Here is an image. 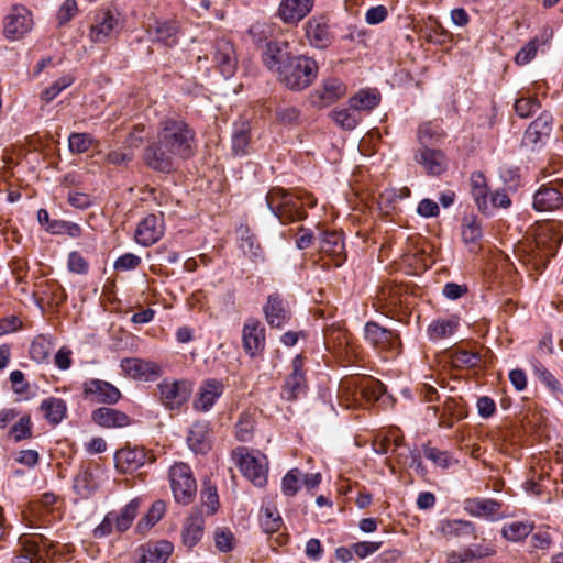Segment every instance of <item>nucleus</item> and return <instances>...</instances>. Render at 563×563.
<instances>
[{
  "label": "nucleus",
  "instance_id": "61",
  "mask_svg": "<svg viewBox=\"0 0 563 563\" xmlns=\"http://www.w3.org/2000/svg\"><path fill=\"white\" fill-rule=\"evenodd\" d=\"M214 543L219 551L230 552L234 548V536L229 529H220L214 533Z\"/></svg>",
  "mask_w": 563,
  "mask_h": 563
},
{
  "label": "nucleus",
  "instance_id": "4",
  "mask_svg": "<svg viewBox=\"0 0 563 563\" xmlns=\"http://www.w3.org/2000/svg\"><path fill=\"white\" fill-rule=\"evenodd\" d=\"M266 203L283 224L301 221L307 217V212L297 201L296 194L280 187H274L267 192Z\"/></svg>",
  "mask_w": 563,
  "mask_h": 563
},
{
  "label": "nucleus",
  "instance_id": "12",
  "mask_svg": "<svg viewBox=\"0 0 563 563\" xmlns=\"http://www.w3.org/2000/svg\"><path fill=\"white\" fill-rule=\"evenodd\" d=\"M157 389L161 402L167 409L175 410L188 401L192 393V384L187 379H165L157 385Z\"/></svg>",
  "mask_w": 563,
  "mask_h": 563
},
{
  "label": "nucleus",
  "instance_id": "31",
  "mask_svg": "<svg viewBox=\"0 0 563 563\" xmlns=\"http://www.w3.org/2000/svg\"><path fill=\"white\" fill-rule=\"evenodd\" d=\"M91 419L102 428H123L130 424L128 415L109 407H101L93 410Z\"/></svg>",
  "mask_w": 563,
  "mask_h": 563
},
{
  "label": "nucleus",
  "instance_id": "38",
  "mask_svg": "<svg viewBox=\"0 0 563 563\" xmlns=\"http://www.w3.org/2000/svg\"><path fill=\"white\" fill-rule=\"evenodd\" d=\"M551 132V118L547 113H542L530 123L523 135L526 144L536 145L543 137H548Z\"/></svg>",
  "mask_w": 563,
  "mask_h": 563
},
{
  "label": "nucleus",
  "instance_id": "13",
  "mask_svg": "<svg viewBox=\"0 0 563 563\" xmlns=\"http://www.w3.org/2000/svg\"><path fill=\"white\" fill-rule=\"evenodd\" d=\"M563 206V180H555L542 185L533 196V208L537 211L548 212Z\"/></svg>",
  "mask_w": 563,
  "mask_h": 563
},
{
  "label": "nucleus",
  "instance_id": "32",
  "mask_svg": "<svg viewBox=\"0 0 563 563\" xmlns=\"http://www.w3.org/2000/svg\"><path fill=\"white\" fill-rule=\"evenodd\" d=\"M239 247L243 254L247 256L253 263H261L264 261V252L257 240V236L250 231L247 227H240L239 230Z\"/></svg>",
  "mask_w": 563,
  "mask_h": 563
},
{
  "label": "nucleus",
  "instance_id": "3",
  "mask_svg": "<svg viewBox=\"0 0 563 563\" xmlns=\"http://www.w3.org/2000/svg\"><path fill=\"white\" fill-rule=\"evenodd\" d=\"M22 517L31 528L46 527L62 518V503L53 493H45L22 510Z\"/></svg>",
  "mask_w": 563,
  "mask_h": 563
},
{
  "label": "nucleus",
  "instance_id": "39",
  "mask_svg": "<svg viewBox=\"0 0 563 563\" xmlns=\"http://www.w3.org/2000/svg\"><path fill=\"white\" fill-rule=\"evenodd\" d=\"M99 483L95 471L90 467L81 468L74 478V489L81 498H89L98 488Z\"/></svg>",
  "mask_w": 563,
  "mask_h": 563
},
{
  "label": "nucleus",
  "instance_id": "21",
  "mask_svg": "<svg viewBox=\"0 0 563 563\" xmlns=\"http://www.w3.org/2000/svg\"><path fill=\"white\" fill-rule=\"evenodd\" d=\"M314 0H282L279 2L276 15L289 25H297L311 11Z\"/></svg>",
  "mask_w": 563,
  "mask_h": 563
},
{
  "label": "nucleus",
  "instance_id": "35",
  "mask_svg": "<svg viewBox=\"0 0 563 563\" xmlns=\"http://www.w3.org/2000/svg\"><path fill=\"white\" fill-rule=\"evenodd\" d=\"M402 294L401 286L394 284V283H387L383 285L375 297L376 306L380 310H393L396 308L401 301L400 297Z\"/></svg>",
  "mask_w": 563,
  "mask_h": 563
},
{
  "label": "nucleus",
  "instance_id": "54",
  "mask_svg": "<svg viewBox=\"0 0 563 563\" xmlns=\"http://www.w3.org/2000/svg\"><path fill=\"white\" fill-rule=\"evenodd\" d=\"M482 238L481 223L476 218L466 219L462 227V239L465 244H475Z\"/></svg>",
  "mask_w": 563,
  "mask_h": 563
},
{
  "label": "nucleus",
  "instance_id": "59",
  "mask_svg": "<svg viewBox=\"0 0 563 563\" xmlns=\"http://www.w3.org/2000/svg\"><path fill=\"white\" fill-rule=\"evenodd\" d=\"M300 472L297 468L290 470L283 478L282 490L286 496H294L299 490Z\"/></svg>",
  "mask_w": 563,
  "mask_h": 563
},
{
  "label": "nucleus",
  "instance_id": "24",
  "mask_svg": "<svg viewBox=\"0 0 563 563\" xmlns=\"http://www.w3.org/2000/svg\"><path fill=\"white\" fill-rule=\"evenodd\" d=\"M501 503L492 498H467L464 501V510L473 516L485 518L487 520H497L500 515Z\"/></svg>",
  "mask_w": 563,
  "mask_h": 563
},
{
  "label": "nucleus",
  "instance_id": "19",
  "mask_svg": "<svg viewBox=\"0 0 563 563\" xmlns=\"http://www.w3.org/2000/svg\"><path fill=\"white\" fill-rule=\"evenodd\" d=\"M146 33L152 42L173 47L178 43L179 24L173 19L155 20L147 25Z\"/></svg>",
  "mask_w": 563,
  "mask_h": 563
},
{
  "label": "nucleus",
  "instance_id": "57",
  "mask_svg": "<svg viewBox=\"0 0 563 563\" xmlns=\"http://www.w3.org/2000/svg\"><path fill=\"white\" fill-rule=\"evenodd\" d=\"M540 108V103L536 98L522 97L515 102V111L521 118H528Z\"/></svg>",
  "mask_w": 563,
  "mask_h": 563
},
{
  "label": "nucleus",
  "instance_id": "60",
  "mask_svg": "<svg viewBox=\"0 0 563 563\" xmlns=\"http://www.w3.org/2000/svg\"><path fill=\"white\" fill-rule=\"evenodd\" d=\"M423 453L428 460L432 461L440 467L446 468L451 465L452 457L446 451H440L437 448L426 446Z\"/></svg>",
  "mask_w": 563,
  "mask_h": 563
},
{
  "label": "nucleus",
  "instance_id": "56",
  "mask_svg": "<svg viewBox=\"0 0 563 563\" xmlns=\"http://www.w3.org/2000/svg\"><path fill=\"white\" fill-rule=\"evenodd\" d=\"M10 434L19 442L32 437V421L30 416H23L14 423L10 430Z\"/></svg>",
  "mask_w": 563,
  "mask_h": 563
},
{
  "label": "nucleus",
  "instance_id": "22",
  "mask_svg": "<svg viewBox=\"0 0 563 563\" xmlns=\"http://www.w3.org/2000/svg\"><path fill=\"white\" fill-rule=\"evenodd\" d=\"M148 459V453L143 448L125 446L114 454L115 467L121 473H133L142 467Z\"/></svg>",
  "mask_w": 563,
  "mask_h": 563
},
{
  "label": "nucleus",
  "instance_id": "25",
  "mask_svg": "<svg viewBox=\"0 0 563 563\" xmlns=\"http://www.w3.org/2000/svg\"><path fill=\"white\" fill-rule=\"evenodd\" d=\"M212 52L213 62L221 74L225 78L231 77L236 67V57L232 43L224 38L218 40L213 45Z\"/></svg>",
  "mask_w": 563,
  "mask_h": 563
},
{
  "label": "nucleus",
  "instance_id": "63",
  "mask_svg": "<svg viewBox=\"0 0 563 563\" xmlns=\"http://www.w3.org/2000/svg\"><path fill=\"white\" fill-rule=\"evenodd\" d=\"M332 118L345 130H353L357 124V119L347 109L334 110Z\"/></svg>",
  "mask_w": 563,
  "mask_h": 563
},
{
  "label": "nucleus",
  "instance_id": "52",
  "mask_svg": "<svg viewBox=\"0 0 563 563\" xmlns=\"http://www.w3.org/2000/svg\"><path fill=\"white\" fill-rule=\"evenodd\" d=\"M284 53L279 47L278 43L269 42L267 43L265 51L263 52V62L268 69H276L284 62Z\"/></svg>",
  "mask_w": 563,
  "mask_h": 563
},
{
  "label": "nucleus",
  "instance_id": "49",
  "mask_svg": "<svg viewBox=\"0 0 563 563\" xmlns=\"http://www.w3.org/2000/svg\"><path fill=\"white\" fill-rule=\"evenodd\" d=\"M479 361V355L472 351L455 350L451 354L452 365L457 368L475 367Z\"/></svg>",
  "mask_w": 563,
  "mask_h": 563
},
{
  "label": "nucleus",
  "instance_id": "18",
  "mask_svg": "<svg viewBox=\"0 0 563 563\" xmlns=\"http://www.w3.org/2000/svg\"><path fill=\"white\" fill-rule=\"evenodd\" d=\"M242 343L245 353L251 357L261 354L265 347V328L260 320L250 318L244 322Z\"/></svg>",
  "mask_w": 563,
  "mask_h": 563
},
{
  "label": "nucleus",
  "instance_id": "44",
  "mask_svg": "<svg viewBox=\"0 0 563 563\" xmlns=\"http://www.w3.org/2000/svg\"><path fill=\"white\" fill-rule=\"evenodd\" d=\"M533 530V523L529 521H512L504 525L501 536L510 542H518L528 537Z\"/></svg>",
  "mask_w": 563,
  "mask_h": 563
},
{
  "label": "nucleus",
  "instance_id": "48",
  "mask_svg": "<svg viewBox=\"0 0 563 563\" xmlns=\"http://www.w3.org/2000/svg\"><path fill=\"white\" fill-rule=\"evenodd\" d=\"M165 510L166 506L163 500L154 501L145 517L139 521L136 527L137 530L143 532L144 530H147L148 528L153 527L162 519V517L165 514Z\"/></svg>",
  "mask_w": 563,
  "mask_h": 563
},
{
  "label": "nucleus",
  "instance_id": "55",
  "mask_svg": "<svg viewBox=\"0 0 563 563\" xmlns=\"http://www.w3.org/2000/svg\"><path fill=\"white\" fill-rule=\"evenodd\" d=\"M92 144V137L87 133H71L68 137V146L71 153L87 152Z\"/></svg>",
  "mask_w": 563,
  "mask_h": 563
},
{
  "label": "nucleus",
  "instance_id": "17",
  "mask_svg": "<svg viewBox=\"0 0 563 563\" xmlns=\"http://www.w3.org/2000/svg\"><path fill=\"white\" fill-rule=\"evenodd\" d=\"M119 20L111 11L98 12L89 29V37L93 43H104L118 33Z\"/></svg>",
  "mask_w": 563,
  "mask_h": 563
},
{
  "label": "nucleus",
  "instance_id": "6",
  "mask_svg": "<svg viewBox=\"0 0 563 563\" xmlns=\"http://www.w3.org/2000/svg\"><path fill=\"white\" fill-rule=\"evenodd\" d=\"M140 508V500L134 498L119 510L109 511L103 520L93 529L92 536L96 539H103L112 533L128 531L135 520Z\"/></svg>",
  "mask_w": 563,
  "mask_h": 563
},
{
  "label": "nucleus",
  "instance_id": "8",
  "mask_svg": "<svg viewBox=\"0 0 563 563\" xmlns=\"http://www.w3.org/2000/svg\"><path fill=\"white\" fill-rule=\"evenodd\" d=\"M231 456L250 482L257 487L266 485L268 467L265 455L260 454L255 456L250 453L247 448L239 446L232 451Z\"/></svg>",
  "mask_w": 563,
  "mask_h": 563
},
{
  "label": "nucleus",
  "instance_id": "37",
  "mask_svg": "<svg viewBox=\"0 0 563 563\" xmlns=\"http://www.w3.org/2000/svg\"><path fill=\"white\" fill-rule=\"evenodd\" d=\"M205 530V520L200 515H194L186 519L183 531L181 540L185 547L194 548L202 538Z\"/></svg>",
  "mask_w": 563,
  "mask_h": 563
},
{
  "label": "nucleus",
  "instance_id": "7",
  "mask_svg": "<svg viewBox=\"0 0 563 563\" xmlns=\"http://www.w3.org/2000/svg\"><path fill=\"white\" fill-rule=\"evenodd\" d=\"M561 235L558 227L553 223H544L537 229L533 243L529 246L533 264L545 267L560 245Z\"/></svg>",
  "mask_w": 563,
  "mask_h": 563
},
{
  "label": "nucleus",
  "instance_id": "15",
  "mask_svg": "<svg viewBox=\"0 0 563 563\" xmlns=\"http://www.w3.org/2000/svg\"><path fill=\"white\" fill-rule=\"evenodd\" d=\"M307 390V380L303 372V357L295 356L291 363V373L286 377L282 397L288 401L296 400Z\"/></svg>",
  "mask_w": 563,
  "mask_h": 563
},
{
  "label": "nucleus",
  "instance_id": "53",
  "mask_svg": "<svg viewBox=\"0 0 563 563\" xmlns=\"http://www.w3.org/2000/svg\"><path fill=\"white\" fill-rule=\"evenodd\" d=\"M534 374L553 393L563 394L560 382L540 362L533 364Z\"/></svg>",
  "mask_w": 563,
  "mask_h": 563
},
{
  "label": "nucleus",
  "instance_id": "64",
  "mask_svg": "<svg viewBox=\"0 0 563 563\" xmlns=\"http://www.w3.org/2000/svg\"><path fill=\"white\" fill-rule=\"evenodd\" d=\"M68 269L75 274H87L89 269L88 262L82 255L76 251L70 252L68 255Z\"/></svg>",
  "mask_w": 563,
  "mask_h": 563
},
{
  "label": "nucleus",
  "instance_id": "20",
  "mask_svg": "<svg viewBox=\"0 0 563 563\" xmlns=\"http://www.w3.org/2000/svg\"><path fill=\"white\" fill-rule=\"evenodd\" d=\"M174 551L167 540L148 541L136 549V563H166Z\"/></svg>",
  "mask_w": 563,
  "mask_h": 563
},
{
  "label": "nucleus",
  "instance_id": "2",
  "mask_svg": "<svg viewBox=\"0 0 563 563\" xmlns=\"http://www.w3.org/2000/svg\"><path fill=\"white\" fill-rule=\"evenodd\" d=\"M278 78L288 89L300 91L308 88L317 78L318 64L307 56L285 58L277 68Z\"/></svg>",
  "mask_w": 563,
  "mask_h": 563
},
{
  "label": "nucleus",
  "instance_id": "1",
  "mask_svg": "<svg viewBox=\"0 0 563 563\" xmlns=\"http://www.w3.org/2000/svg\"><path fill=\"white\" fill-rule=\"evenodd\" d=\"M194 153L195 131L181 119L167 118L159 122L156 140L145 148L144 162L156 172L170 173Z\"/></svg>",
  "mask_w": 563,
  "mask_h": 563
},
{
  "label": "nucleus",
  "instance_id": "51",
  "mask_svg": "<svg viewBox=\"0 0 563 563\" xmlns=\"http://www.w3.org/2000/svg\"><path fill=\"white\" fill-rule=\"evenodd\" d=\"M75 78L71 75H65L54 81L49 87L41 92V99L45 102L54 100L63 90L68 88Z\"/></svg>",
  "mask_w": 563,
  "mask_h": 563
},
{
  "label": "nucleus",
  "instance_id": "33",
  "mask_svg": "<svg viewBox=\"0 0 563 563\" xmlns=\"http://www.w3.org/2000/svg\"><path fill=\"white\" fill-rule=\"evenodd\" d=\"M338 399L340 406L346 409L356 408L362 404L357 376L341 380L338 389Z\"/></svg>",
  "mask_w": 563,
  "mask_h": 563
},
{
  "label": "nucleus",
  "instance_id": "45",
  "mask_svg": "<svg viewBox=\"0 0 563 563\" xmlns=\"http://www.w3.org/2000/svg\"><path fill=\"white\" fill-rule=\"evenodd\" d=\"M380 101V96L376 90H361L350 99V107L355 111H371Z\"/></svg>",
  "mask_w": 563,
  "mask_h": 563
},
{
  "label": "nucleus",
  "instance_id": "28",
  "mask_svg": "<svg viewBox=\"0 0 563 563\" xmlns=\"http://www.w3.org/2000/svg\"><path fill=\"white\" fill-rule=\"evenodd\" d=\"M345 92V86L340 80L332 78L325 80L322 87L316 89L311 98L314 106L324 108L339 100Z\"/></svg>",
  "mask_w": 563,
  "mask_h": 563
},
{
  "label": "nucleus",
  "instance_id": "46",
  "mask_svg": "<svg viewBox=\"0 0 563 563\" xmlns=\"http://www.w3.org/2000/svg\"><path fill=\"white\" fill-rule=\"evenodd\" d=\"M457 328V321L454 319H437L428 328V334L431 340H441L451 336Z\"/></svg>",
  "mask_w": 563,
  "mask_h": 563
},
{
  "label": "nucleus",
  "instance_id": "50",
  "mask_svg": "<svg viewBox=\"0 0 563 563\" xmlns=\"http://www.w3.org/2000/svg\"><path fill=\"white\" fill-rule=\"evenodd\" d=\"M261 526L266 533H274L282 527L283 520L276 509L266 507L262 510L260 517Z\"/></svg>",
  "mask_w": 563,
  "mask_h": 563
},
{
  "label": "nucleus",
  "instance_id": "40",
  "mask_svg": "<svg viewBox=\"0 0 563 563\" xmlns=\"http://www.w3.org/2000/svg\"><path fill=\"white\" fill-rule=\"evenodd\" d=\"M40 410L51 424L56 426L66 417L67 406L62 398L48 397L42 400Z\"/></svg>",
  "mask_w": 563,
  "mask_h": 563
},
{
  "label": "nucleus",
  "instance_id": "58",
  "mask_svg": "<svg viewBox=\"0 0 563 563\" xmlns=\"http://www.w3.org/2000/svg\"><path fill=\"white\" fill-rule=\"evenodd\" d=\"M539 41L538 38H533L529 41L516 54L515 62L518 65H526L531 62L538 52Z\"/></svg>",
  "mask_w": 563,
  "mask_h": 563
},
{
  "label": "nucleus",
  "instance_id": "27",
  "mask_svg": "<svg viewBox=\"0 0 563 563\" xmlns=\"http://www.w3.org/2000/svg\"><path fill=\"white\" fill-rule=\"evenodd\" d=\"M320 251L330 256L334 266H341L346 258L342 235L335 231H325L319 240Z\"/></svg>",
  "mask_w": 563,
  "mask_h": 563
},
{
  "label": "nucleus",
  "instance_id": "23",
  "mask_svg": "<svg viewBox=\"0 0 563 563\" xmlns=\"http://www.w3.org/2000/svg\"><path fill=\"white\" fill-rule=\"evenodd\" d=\"M85 397L95 402L115 404L120 397V390L112 384L100 380L90 379L84 384Z\"/></svg>",
  "mask_w": 563,
  "mask_h": 563
},
{
  "label": "nucleus",
  "instance_id": "26",
  "mask_svg": "<svg viewBox=\"0 0 563 563\" xmlns=\"http://www.w3.org/2000/svg\"><path fill=\"white\" fill-rule=\"evenodd\" d=\"M163 232V221L155 214H148L139 223L135 241L141 245L150 246L162 238Z\"/></svg>",
  "mask_w": 563,
  "mask_h": 563
},
{
  "label": "nucleus",
  "instance_id": "43",
  "mask_svg": "<svg viewBox=\"0 0 563 563\" xmlns=\"http://www.w3.org/2000/svg\"><path fill=\"white\" fill-rule=\"evenodd\" d=\"M358 386H360V397L362 401L372 402L376 401L380 398V396L385 393V386L377 379L373 377H360Z\"/></svg>",
  "mask_w": 563,
  "mask_h": 563
},
{
  "label": "nucleus",
  "instance_id": "10",
  "mask_svg": "<svg viewBox=\"0 0 563 563\" xmlns=\"http://www.w3.org/2000/svg\"><path fill=\"white\" fill-rule=\"evenodd\" d=\"M32 12L24 5L15 4L3 20V35L9 41H20L33 29Z\"/></svg>",
  "mask_w": 563,
  "mask_h": 563
},
{
  "label": "nucleus",
  "instance_id": "34",
  "mask_svg": "<svg viewBox=\"0 0 563 563\" xmlns=\"http://www.w3.org/2000/svg\"><path fill=\"white\" fill-rule=\"evenodd\" d=\"M438 530L445 538H461L466 536H473V538L477 537L474 523L467 520H442L438 526Z\"/></svg>",
  "mask_w": 563,
  "mask_h": 563
},
{
  "label": "nucleus",
  "instance_id": "5",
  "mask_svg": "<svg viewBox=\"0 0 563 563\" xmlns=\"http://www.w3.org/2000/svg\"><path fill=\"white\" fill-rule=\"evenodd\" d=\"M19 545L14 563H52L56 553L54 542L41 533L22 534Z\"/></svg>",
  "mask_w": 563,
  "mask_h": 563
},
{
  "label": "nucleus",
  "instance_id": "14",
  "mask_svg": "<svg viewBox=\"0 0 563 563\" xmlns=\"http://www.w3.org/2000/svg\"><path fill=\"white\" fill-rule=\"evenodd\" d=\"M305 31L309 44L319 49L329 47L334 40L329 19L324 15L310 18L305 24Z\"/></svg>",
  "mask_w": 563,
  "mask_h": 563
},
{
  "label": "nucleus",
  "instance_id": "36",
  "mask_svg": "<svg viewBox=\"0 0 563 563\" xmlns=\"http://www.w3.org/2000/svg\"><path fill=\"white\" fill-rule=\"evenodd\" d=\"M187 443L195 453L203 454L210 449L208 424L206 422H195L189 429Z\"/></svg>",
  "mask_w": 563,
  "mask_h": 563
},
{
  "label": "nucleus",
  "instance_id": "11",
  "mask_svg": "<svg viewBox=\"0 0 563 563\" xmlns=\"http://www.w3.org/2000/svg\"><path fill=\"white\" fill-rule=\"evenodd\" d=\"M364 335L365 340L379 352H388L391 355H398L401 352V341L398 333L383 328L374 321L365 324Z\"/></svg>",
  "mask_w": 563,
  "mask_h": 563
},
{
  "label": "nucleus",
  "instance_id": "42",
  "mask_svg": "<svg viewBox=\"0 0 563 563\" xmlns=\"http://www.w3.org/2000/svg\"><path fill=\"white\" fill-rule=\"evenodd\" d=\"M444 137L445 133L441 126L433 124L432 122L422 123L417 132L419 147H432L433 145L440 143Z\"/></svg>",
  "mask_w": 563,
  "mask_h": 563
},
{
  "label": "nucleus",
  "instance_id": "16",
  "mask_svg": "<svg viewBox=\"0 0 563 563\" xmlns=\"http://www.w3.org/2000/svg\"><path fill=\"white\" fill-rule=\"evenodd\" d=\"M415 161L422 166L430 176H440L448 170L449 161L446 154L433 147H418L415 152Z\"/></svg>",
  "mask_w": 563,
  "mask_h": 563
},
{
  "label": "nucleus",
  "instance_id": "62",
  "mask_svg": "<svg viewBox=\"0 0 563 563\" xmlns=\"http://www.w3.org/2000/svg\"><path fill=\"white\" fill-rule=\"evenodd\" d=\"M383 542L380 541H362L352 544V550L360 559H365L382 548Z\"/></svg>",
  "mask_w": 563,
  "mask_h": 563
},
{
  "label": "nucleus",
  "instance_id": "47",
  "mask_svg": "<svg viewBox=\"0 0 563 563\" xmlns=\"http://www.w3.org/2000/svg\"><path fill=\"white\" fill-rule=\"evenodd\" d=\"M255 426V416L249 411L242 412L235 424V434L240 441H250Z\"/></svg>",
  "mask_w": 563,
  "mask_h": 563
},
{
  "label": "nucleus",
  "instance_id": "41",
  "mask_svg": "<svg viewBox=\"0 0 563 563\" xmlns=\"http://www.w3.org/2000/svg\"><path fill=\"white\" fill-rule=\"evenodd\" d=\"M122 369L134 378H147L158 373V365L140 358H125L121 362Z\"/></svg>",
  "mask_w": 563,
  "mask_h": 563
},
{
  "label": "nucleus",
  "instance_id": "29",
  "mask_svg": "<svg viewBox=\"0 0 563 563\" xmlns=\"http://www.w3.org/2000/svg\"><path fill=\"white\" fill-rule=\"evenodd\" d=\"M223 385L217 379H207L199 387L198 397L194 401V408L198 411H208L216 400L222 395Z\"/></svg>",
  "mask_w": 563,
  "mask_h": 563
},
{
  "label": "nucleus",
  "instance_id": "9",
  "mask_svg": "<svg viewBox=\"0 0 563 563\" xmlns=\"http://www.w3.org/2000/svg\"><path fill=\"white\" fill-rule=\"evenodd\" d=\"M170 489L175 500L179 504H190L197 493V483L188 464L177 462L168 472Z\"/></svg>",
  "mask_w": 563,
  "mask_h": 563
},
{
  "label": "nucleus",
  "instance_id": "30",
  "mask_svg": "<svg viewBox=\"0 0 563 563\" xmlns=\"http://www.w3.org/2000/svg\"><path fill=\"white\" fill-rule=\"evenodd\" d=\"M263 310L265 319L271 327L282 328L290 319L289 310L277 294L268 296Z\"/></svg>",
  "mask_w": 563,
  "mask_h": 563
}]
</instances>
